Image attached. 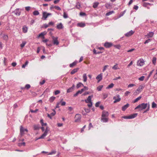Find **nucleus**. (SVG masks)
<instances>
[{
    "mask_svg": "<svg viewBox=\"0 0 157 157\" xmlns=\"http://www.w3.org/2000/svg\"><path fill=\"white\" fill-rule=\"evenodd\" d=\"M3 38L4 40L7 41L8 39V36L7 35L4 34L3 36Z\"/></svg>",
    "mask_w": 157,
    "mask_h": 157,
    "instance_id": "a878e982",
    "label": "nucleus"
},
{
    "mask_svg": "<svg viewBox=\"0 0 157 157\" xmlns=\"http://www.w3.org/2000/svg\"><path fill=\"white\" fill-rule=\"evenodd\" d=\"M28 61H26L25 63L23 64L22 66V68H25V67L28 65Z\"/></svg>",
    "mask_w": 157,
    "mask_h": 157,
    "instance_id": "37998d69",
    "label": "nucleus"
},
{
    "mask_svg": "<svg viewBox=\"0 0 157 157\" xmlns=\"http://www.w3.org/2000/svg\"><path fill=\"white\" fill-rule=\"evenodd\" d=\"M45 82V80H42V81L40 82V84L42 85L44 84V83Z\"/></svg>",
    "mask_w": 157,
    "mask_h": 157,
    "instance_id": "69168bd1",
    "label": "nucleus"
},
{
    "mask_svg": "<svg viewBox=\"0 0 157 157\" xmlns=\"http://www.w3.org/2000/svg\"><path fill=\"white\" fill-rule=\"evenodd\" d=\"M80 15L81 16H84L86 15V14L85 13L81 12L80 13Z\"/></svg>",
    "mask_w": 157,
    "mask_h": 157,
    "instance_id": "052dcab7",
    "label": "nucleus"
},
{
    "mask_svg": "<svg viewBox=\"0 0 157 157\" xmlns=\"http://www.w3.org/2000/svg\"><path fill=\"white\" fill-rule=\"evenodd\" d=\"M47 133H46V132H44V133L40 136L39 138V139H43L47 135Z\"/></svg>",
    "mask_w": 157,
    "mask_h": 157,
    "instance_id": "bb28decb",
    "label": "nucleus"
},
{
    "mask_svg": "<svg viewBox=\"0 0 157 157\" xmlns=\"http://www.w3.org/2000/svg\"><path fill=\"white\" fill-rule=\"evenodd\" d=\"M113 99L115 100L113 101V103H114L120 101L121 100V98H120V95L119 94H117L113 97Z\"/></svg>",
    "mask_w": 157,
    "mask_h": 157,
    "instance_id": "39448f33",
    "label": "nucleus"
},
{
    "mask_svg": "<svg viewBox=\"0 0 157 157\" xmlns=\"http://www.w3.org/2000/svg\"><path fill=\"white\" fill-rule=\"evenodd\" d=\"M143 88L144 87L142 86H140L137 90V91H139L140 92L142 91Z\"/></svg>",
    "mask_w": 157,
    "mask_h": 157,
    "instance_id": "c85d7f7f",
    "label": "nucleus"
},
{
    "mask_svg": "<svg viewBox=\"0 0 157 157\" xmlns=\"http://www.w3.org/2000/svg\"><path fill=\"white\" fill-rule=\"evenodd\" d=\"M75 7L78 9H79L81 7V5L80 3L79 2H78L76 3V5Z\"/></svg>",
    "mask_w": 157,
    "mask_h": 157,
    "instance_id": "e433bc0d",
    "label": "nucleus"
},
{
    "mask_svg": "<svg viewBox=\"0 0 157 157\" xmlns=\"http://www.w3.org/2000/svg\"><path fill=\"white\" fill-rule=\"evenodd\" d=\"M77 62H78L77 61H75L74 62L70 64V67H73L77 63Z\"/></svg>",
    "mask_w": 157,
    "mask_h": 157,
    "instance_id": "4be33fe9",
    "label": "nucleus"
},
{
    "mask_svg": "<svg viewBox=\"0 0 157 157\" xmlns=\"http://www.w3.org/2000/svg\"><path fill=\"white\" fill-rule=\"evenodd\" d=\"M81 86H84L83 84L81 82H79L76 85V87L77 88H78Z\"/></svg>",
    "mask_w": 157,
    "mask_h": 157,
    "instance_id": "72a5a7b5",
    "label": "nucleus"
},
{
    "mask_svg": "<svg viewBox=\"0 0 157 157\" xmlns=\"http://www.w3.org/2000/svg\"><path fill=\"white\" fill-rule=\"evenodd\" d=\"M151 41V39H149L147 40H146L144 43L145 44H147V43H149Z\"/></svg>",
    "mask_w": 157,
    "mask_h": 157,
    "instance_id": "e2e57ef3",
    "label": "nucleus"
},
{
    "mask_svg": "<svg viewBox=\"0 0 157 157\" xmlns=\"http://www.w3.org/2000/svg\"><path fill=\"white\" fill-rule=\"evenodd\" d=\"M83 82H86L87 80V77L86 76V73H84L83 75Z\"/></svg>",
    "mask_w": 157,
    "mask_h": 157,
    "instance_id": "5701e85b",
    "label": "nucleus"
},
{
    "mask_svg": "<svg viewBox=\"0 0 157 157\" xmlns=\"http://www.w3.org/2000/svg\"><path fill=\"white\" fill-rule=\"evenodd\" d=\"M134 86H135V85L133 84H129V85H128V87L129 88V87H132Z\"/></svg>",
    "mask_w": 157,
    "mask_h": 157,
    "instance_id": "0e129e2a",
    "label": "nucleus"
},
{
    "mask_svg": "<svg viewBox=\"0 0 157 157\" xmlns=\"http://www.w3.org/2000/svg\"><path fill=\"white\" fill-rule=\"evenodd\" d=\"M75 87V86L74 84L73 85L72 87L68 89L67 90V93H70L72 92L74 90V88Z\"/></svg>",
    "mask_w": 157,
    "mask_h": 157,
    "instance_id": "4468645a",
    "label": "nucleus"
},
{
    "mask_svg": "<svg viewBox=\"0 0 157 157\" xmlns=\"http://www.w3.org/2000/svg\"><path fill=\"white\" fill-rule=\"evenodd\" d=\"M28 131L27 129L25 128L22 126H21L20 127V135L19 136L21 137L25 134V132H27Z\"/></svg>",
    "mask_w": 157,
    "mask_h": 157,
    "instance_id": "f03ea898",
    "label": "nucleus"
},
{
    "mask_svg": "<svg viewBox=\"0 0 157 157\" xmlns=\"http://www.w3.org/2000/svg\"><path fill=\"white\" fill-rule=\"evenodd\" d=\"M34 129L35 130H38L40 128L39 125H34L33 126Z\"/></svg>",
    "mask_w": 157,
    "mask_h": 157,
    "instance_id": "2f4dec72",
    "label": "nucleus"
},
{
    "mask_svg": "<svg viewBox=\"0 0 157 157\" xmlns=\"http://www.w3.org/2000/svg\"><path fill=\"white\" fill-rule=\"evenodd\" d=\"M144 61L143 60H140L138 61L137 65L138 66H142L144 65Z\"/></svg>",
    "mask_w": 157,
    "mask_h": 157,
    "instance_id": "9b49d317",
    "label": "nucleus"
},
{
    "mask_svg": "<svg viewBox=\"0 0 157 157\" xmlns=\"http://www.w3.org/2000/svg\"><path fill=\"white\" fill-rule=\"evenodd\" d=\"M77 26L78 27L83 28L86 26V24L85 23L81 22L78 23Z\"/></svg>",
    "mask_w": 157,
    "mask_h": 157,
    "instance_id": "aec40b11",
    "label": "nucleus"
},
{
    "mask_svg": "<svg viewBox=\"0 0 157 157\" xmlns=\"http://www.w3.org/2000/svg\"><path fill=\"white\" fill-rule=\"evenodd\" d=\"M129 104L128 103L124 105L122 107V110L123 111H124L129 106Z\"/></svg>",
    "mask_w": 157,
    "mask_h": 157,
    "instance_id": "a211bd4d",
    "label": "nucleus"
},
{
    "mask_svg": "<svg viewBox=\"0 0 157 157\" xmlns=\"http://www.w3.org/2000/svg\"><path fill=\"white\" fill-rule=\"evenodd\" d=\"M33 14L35 16H36L39 14V13L38 11L35 10L33 12Z\"/></svg>",
    "mask_w": 157,
    "mask_h": 157,
    "instance_id": "f704fd0d",
    "label": "nucleus"
},
{
    "mask_svg": "<svg viewBox=\"0 0 157 157\" xmlns=\"http://www.w3.org/2000/svg\"><path fill=\"white\" fill-rule=\"evenodd\" d=\"M63 17L64 18H67L68 17L67 13L65 12H64L63 13Z\"/></svg>",
    "mask_w": 157,
    "mask_h": 157,
    "instance_id": "79ce46f5",
    "label": "nucleus"
},
{
    "mask_svg": "<svg viewBox=\"0 0 157 157\" xmlns=\"http://www.w3.org/2000/svg\"><path fill=\"white\" fill-rule=\"evenodd\" d=\"M63 99L61 100L59 102L61 103V105L62 106H64L65 105L66 103L65 101H62V100Z\"/></svg>",
    "mask_w": 157,
    "mask_h": 157,
    "instance_id": "de8ad7c7",
    "label": "nucleus"
},
{
    "mask_svg": "<svg viewBox=\"0 0 157 157\" xmlns=\"http://www.w3.org/2000/svg\"><path fill=\"white\" fill-rule=\"evenodd\" d=\"M142 98L141 96H140L136 98L135 100H134L133 101V103H135L137 101H138L139 100Z\"/></svg>",
    "mask_w": 157,
    "mask_h": 157,
    "instance_id": "cd10ccee",
    "label": "nucleus"
},
{
    "mask_svg": "<svg viewBox=\"0 0 157 157\" xmlns=\"http://www.w3.org/2000/svg\"><path fill=\"white\" fill-rule=\"evenodd\" d=\"M154 34V33L153 32H149L147 34L146 36L148 38L152 37Z\"/></svg>",
    "mask_w": 157,
    "mask_h": 157,
    "instance_id": "dca6fc26",
    "label": "nucleus"
},
{
    "mask_svg": "<svg viewBox=\"0 0 157 157\" xmlns=\"http://www.w3.org/2000/svg\"><path fill=\"white\" fill-rule=\"evenodd\" d=\"M112 69L114 70H117V69H119V68L118 67V64H116L114 65Z\"/></svg>",
    "mask_w": 157,
    "mask_h": 157,
    "instance_id": "c756f323",
    "label": "nucleus"
},
{
    "mask_svg": "<svg viewBox=\"0 0 157 157\" xmlns=\"http://www.w3.org/2000/svg\"><path fill=\"white\" fill-rule=\"evenodd\" d=\"M52 14L50 13H47L45 12H43V18H44V20H46L48 16L51 15Z\"/></svg>",
    "mask_w": 157,
    "mask_h": 157,
    "instance_id": "0eeeda50",
    "label": "nucleus"
},
{
    "mask_svg": "<svg viewBox=\"0 0 157 157\" xmlns=\"http://www.w3.org/2000/svg\"><path fill=\"white\" fill-rule=\"evenodd\" d=\"M101 120L103 122H106L108 121V118L107 117H102Z\"/></svg>",
    "mask_w": 157,
    "mask_h": 157,
    "instance_id": "393cba45",
    "label": "nucleus"
},
{
    "mask_svg": "<svg viewBox=\"0 0 157 157\" xmlns=\"http://www.w3.org/2000/svg\"><path fill=\"white\" fill-rule=\"evenodd\" d=\"M111 6V5L109 3H106L105 5V7L107 8H109Z\"/></svg>",
    "mask_w": 157,
    "mask_h": 157,
    "instance_id": "a18cd8bd",
    "label": "nucleus"
},
{
    "mask_svg": "<svg viewBox=\"0 0 157 157\" xmlns=\"http://www.w3.org/2000/svg\"><path fill=\"white\" fill-rule=\"evenodd\" d=\"M22 30L24 33H26L28 31V28L25 25H24L22 27Z\"/></svg>",
    "mask_w": 157,
    "mask_h": 157,
    "instance_id": "f3484780",
    "label": "nucleus"
},
{
    "mask_svg": "<svg viewBox=\"0 0 157 157\" xmlns=\"http://www.w3.org/2000/svg\"><path fill=\"white\" fill-rule=\"evenodd\" d=\"M53 112L51 113L50 114L52 117L54 116L56 114V112L54 109L53 110Z\"/></svg>",
    "mask_w": 157,
    "mask_h": 157,
    "instance_id": "8fccbe9b",
    "label": "nucleus"
},
{
    "mask_svg": "<svg viewBox=\"0 0 157 157\" xmlns=\"http://www.w3.org/2000/svg\"><path fill=\"white\" fill-rule=\"evenodd\" d=\"M109 67V66L108 65H106L104 67L102 70L103 72L105 71L106 70L107 68Z\"/></svg>",
    "mask_w": 157,
    "mask_h": 157,
    "instance_id": "5fc2aeb1",
    "label": "nucleus"
},
{
    "mask_svg": "<svg viewBox=\"0 0 157 157\" xmlns=\"http://www.w3.org/2000/svg\"><path fill=\"white\" fill-rule=\"evenodd\" d=\"M60 91L59 90H56L54 94L55 95H56L60 93Z\"/></svg>",
    "mask_w": 157,
    "mask_h": 157,
    "instance_id": "680f3d73",
    "label": "nucleus"
},
{
    "mask_svg": "<svg viewBox=\"0 0 157 157\" xmlns=\"http://www.w3.org/2000/svg\"><path fill=\"white\" fill-rule=\"evenodd\" d=\"M54 8L56 9V10H61V9L60 8V7H59V6H54Z\"/></svg>",
    "mask_w": 157,
    "mask_h": 157,
    "instance_id": "864d4df0",
    "label": "nucleus"
},
{
    "mask_svg": "<svg viewBox=\"0 0 157 157\" xmlns=\"http://www.w3.org/2000/svg\"><path fill=\"white\" fill-rule=\"evenodd\" d=\"M154 71V70H152L151 71H150V72L149 74V75H148V78H149L151 76V75L152 73H153V72Z\"/></svg>",
    "mask_w": 157,
    "mask_h": 157,
    "instance_id": "13d9d810",
    "label": "nucleus"
},
{
    "mask_svg": "<svg viewBox=\"0 0 157 157\" xmlns=\"http://www.w3.org/2000/svg\"><path fill=\"white\" fill-rule=\"evenodd\" d=\"M102 76L103 74L101 73L96 77V79L98 80V82H99L102 79Z\"/></svg>",
    "mask_w": 157,
    "mask_h": 157,
    "instance_id": "6e6552de",
    "label": "nucleus"
},
{
    "mask_svg": "<svg viewBox=\"0 0 157 157\" xmlns=\"http://www.w3.org/2000/svg\"><path fill=\"white\" fill-rule=\"evenodd\" d=\"M56 28L58 29H62L63 28V24L61 23H60L57 25Z\"/></svg>",
    "mask_w": 157,
    "mask_h": 157,
    "instance_id": "6ab92c4d",
    "label": "nucleus"
},
{
    "mask_svg": "<svg viewBox=\"0 0 157 157\" xmlns=\"http://www.w3.org/2000/svg\"><path fill=\"white\" fill-rule=\"evenodd\" d=\"M56 97L54 96H52L50 98L49 101L51 102H52L55 100Z\"/></svg>",
    "mask_w": 157,
    "mask_h": 157,
    "instance_id": "7c9ffc66",
    "label": "nucleus"
},
{
    "mask_svg": "<svg viewBox=\"0 0 157 157\" xmlns=\"http://www.w3.org/2000/svg\"><path fill=\"white\" fill-rule=\"evenodd\" d=\"M156 104L154 102H152V107L153 108H155L156 106Z\"/></svg>",
    "mask_w": 157,
    "mask_h": 157,
    "instance_id": "49530a36",
    "label": "nucleus"
},
{
    "mask_svg": "<svg viewBox=\"0 0 157 157\" xmlns=\"http://www.w3.org/2000/svg\"><path fill=\"white\" fill-rule=\"evenodd\" d=\"M38 109H36L35 110H33L31 109H30V111L32 113H36L37 111H38Z\"/></svg>",
    "mask_w": 157,
    "mask_h": 157,
    "instance_id": "6e6d98bb",
    "label": "nucleus"
},
{
    "mask_svg": "<svg viewBox=\"0 0 157 157\" xmlns=\"http://www.w3.org/2000/svg\"><path fill=\"white\" fill-rule=\"evenodd\" d=\"M140 92L139 91H137V90H136V91L133 94L136 95L139 94Z\"/></svg>",
    "mask_w": 157,
    "mask_h": 157,
    "instance_id": "338daca9",
    "label": "nucleus"
},
{
    "mask_svg": "<svg viewBox=\"0 0 157 157\" xmlns=\"http://www.w3.org/2000/svg\"><path fill=\"white\" fill-rule=\"evenodd\" d=\"M114 84L113 83H111L107 87H106V89H109L113 88L114 86Z\"/></svg>",
    "mask_w": 157,
    "mask_h": 157,
    "instance_id": "473e14b6",
    "label": "nucleus"
},
{
    "mask_svg": "<svg viewBox=\"0 0 157 157\" xmlns=\"http://www.w3.org/2000/svg\"><path fill=\"white\" fill-rule=\"evenodd\" d=\"M103 99H106L108 97V94L107 93H103Z\"/></svg>",
    "mask_w": 157,
    "mask_h": 157,
    "instance_id": "ea45409f",
    "label": "nucleus"
},
{
    "mask_svg": "<svg viewBox=\"0 0 157 157\" xmlns=\"http://www.w3.org/2000/svg\"><path fill=\"white\" fill-rule=\"evenodd\" d=\"M113 44L110 42H106L104 44V46L107 48H109L111 47Z\"/></svg>",
    "mask_w": 157,
    "mask_h": 157,
    "instance_id": "9d476101",
    "label": "nucleus"
},
{
    "mask_svg": "<svg viewBox=\"0 0 157 157\" xmlns=\"http://www.w3.org/2000/svg\"><path fill=\"white\" fill-rule=\"evenodd\" d=\"M144 78H145L144 76H142L141 77H140L139 78H138V79L140 81H143L144 80Z\"/></svg>",
    "mask_w": 157,
    "mask_h": 157,
    "instance_id": "3c124183",
    "label": "nucleus"
},
{
    "mask_svg": "<svg viewBox=\"0 0 157 157\" xmlns=\"http://www.w3.org/2000/svg\"><path fill=\"white\" fill-rule=\"evenodd\" d=\"M79 68H75L71 72V75L74 74L77 72Z\"/></svg>",
    "mask_w": 157,
    "mask_h": 157,
    "instance_id": "412c9836",
    "label": "nucleus"
},
{
    "mask_svg": "<svg viewBox=\"0 0 157 157\" xmlns=\"http://www.w3.org/2000/svg\"><path fill=\"white\" fill-rule=\"evenodd\" d=\"M134 33V31L131 30L129 31V32L126 33L125 34V35L126 36L128 37L132 35Z\"/></svg>",
    "mask_w": 157,
    "mask_h": 157,
    "instance_id": "ddd939ff",
    "label": "nucleus"
},
{
    "mask_svg": "<svg viewBox=\"0 0 157 157\" xmlns=\"http://www.w3.org/2000/svg\"><path fill=\"white\" fill-rule=\"evenodd\" d=\"M25 142L19 143L18 144V146L19 147H21L22 146H25Z\"/></svg>",
    "mask_w": 157,
    "mask_h": 157,
    "instance_id": "4c0bfd02",
    "label": "nucleus"
},
{
    "mask_svg": "<svg viewBox=\"0 0 157 157\" xmlns=\"http://www.w3.org/2000/svg\"><path fill=\"white\" fill-rule=\"evenodd\" d=\"M147 103H142L138 105L135 108V109H139L140 110H142L145 109L147 106Z\"/></svg>",
    "mask_w": 157,
    "mask_h": 157,
    "instance_id": "f257e3e1",
    "label": "nucleus"
},
{
    "mask_svg": "<svg viewBox=\"0 0 157 157\" xmlns=\"http://www.w3.org/2000/svg\"><path fill=\"white\" fill-rule=\"evenodd\" d=\"M52 38L54 45H58L59 44V42L58 40V37L52 36Z\"/></svg>",
    "mask_w": 157,
    "mask_h": 157,
    "instance_id": "20e7f679",
    "label": "nucleus"
},
{
    "mask_svg": "<svg viewBox=\"0 0 157 157\" xmlns=\"http://www.w3.org/2000/svg\"><path fill=\"white\" fill-rule=\"evenodd\" d=\"M156 59L155 57H153L152 59V63L154 65H155L156 63Z\"/></svg>",
    "mask_w": 157,
    "mask_h": 157,
    "instance_id": "a19ab883",
    "label": "nucleus"
},
{
    "mask_svg": "<svg viewBox=\"0 0 157 157\" xmlns=\"http://www.w3.org/2000/svg\"><path fill=\"white\" fill-rule=\"evenodd\" d=\"M103 87V85H100L97 88V90L98 91H100L101 90V89Z\"/></svg>",
    "mask_w": 157,
    "mask_h": 157,
    "instance_id": "c9c22d12",
    "label": "nucleus"
},
{
    "mask_svg": "<svg viewBox=\"0 0 157 157\" xmlns=\"http://www.w3.org/2000/svg\"><path fill=\"white\" fill-rule=\"evenodd\" d=\"M75 118V122H78L80 121L81 118V116L80 114H77L76 115Z\"/></svg>",
    "mask_w": 157,
    "mask_h": 157,
    "instance_id": "423d86ee",
    "label": "nucleus"
},
{
    "mask_svg": "<svg viewBox=\"0 0 157 157\" xmlns=\"http://www.w3.org/2000/svg\"><path fill=\"white\" fill-rule=\"evenodd\" d=\"M109 115V113L108 112L103 111L102 112L101 117H107Z\"/></svg>",
    "mask_w": 157,
    "mask_h": 157,
    "instance_id": "1a4fd4ad",
    "label": "nucleus"
},
{
    "mask_svg": "<svg viewBox=\"0 0 157 157\" xmlns=\"http://www.w3.org/2000/svg\"><path fill=\"white\" fill-rule=\"evenodd\" d=\"M148 5H150V3H149L144 2L143 4V6L145 7H146Z\"/></svg>",
    "mask_w": 157,
    "mask_h": 157,
    "instance_id": "bf43d9fd",
    "label": "nucleus"
},
{
    "mask_svg": "<svg viewBox=\"0 0 157 157\" xmlns=\"http://www.w3.org/2000/svg\"><path fill=\"white\" fill-rule=\"evenodd\" d=\"M99 4V3L98 2H96L94 3V5L93 6V7L94 8H96Z\"/></svg>",
    "mask_w": 157,
    "mask_h": 157,
    "instance_id": "c03bdc74",
    "label": "nucleus"
},
{
    "mask_svg": "<svg viewBox=\"0 0 157 157\" xmlns=\"http://www.w3.org/2000/svg\"><path fill=\"white\" fill-rule=\"evenodd\" d=\"M14 12L16 15L19 16L21 14V12L19 9H17L14 11Z\"/></svg>",
    "mask_w": 157,
    "mask_h": 157,
    "instance_id": "2eb2a0df",
    "label": "nucleus"
},
{
    "mask_svg": "<svg viewBox=\"0 0 157 157\" xmlns=\"http://www.w3.org/2000/svg\"><path fill=\"white\" fill-rule=\"evenodd\" d=\"M30 87V86L29 84H27L26 85L25 88H26L27 89H29Z\"/></svg>",
    "mask_w": 157,
    "mask_h": 157,
    "instance_id": "603ef678",
    "label": "nucleus"
},
{
    "mask_svg": "<svg viewBox=\"0 0 157 157\" xmlns=\"http://www.w3.org/2000/svg\"><path fill=\"white\" fill-rule=\"evenodd\" d=\"M114 13V11H112L106 13V15L107 16H109Z\"/></svg>",
    "mask_w": 157,
    "mask_h": 157,
    "instance_id": "58836bf2",
    "label": "nucleus"
},
{
    "mask_svg": "<svg viewBox=\"0 0 157 157\" xmlns=\"http://www.w3.org/2000/svg\"><path fill=\"white\" fill-rule=\"evenodd\" d=\"M25 42H23L21 44L20 46L21 48H23L25 46V45L26 44Z\"/></svg>",
    "mask_w": 157,
    "mask_h": 157,
    "instance_id": "4d7b16f0",
    "label": "nucleus"
},
{
    "mask_svg": "<svg viewBox=\"0 0 157 157\" xmlns=\"http://www.w3.org/2000/svg\"><path fill=\"white\" fill-rule=\"evenodd\" d=\"M84 109H85V111L87 113H88L90 112V109H89L85 108Z\"/></svg>",
    "mask_w": 157,
    "mask_h": 157,
    "instance_id": "774afa93",
    "label": "nucleus"
},
{
    "mask_svg": "<svg viewBox=\"0 0 157 157\" xmlns=\"http://www.w3.org/2000/svg\"><path fill=\"white\" fill-rule=\"evenodd\" d=\"M137 115V113H135L131 114L129 116H125L122 117V118L125 119H131L136 117Z\"/></svg>",
    "mask_w": 157,
    "mask_h": 157,
    "instance_id": "7ed1b4c3",
    "label": "nucleus"
},
{
    "mask_svg": "<svg viewBox=\"0 0 157 157\" xmlns=\"http://www.w3.org/2000/svg\"><path fill=\"white\" fill-rule=\"evenodd\" d=\"M31 8V7L29 6H26L25 7V9L26 11H29Z\"/></svg>",
    "mask_w": 157,
    "mask_h": 157,
    "instance_id": "09e8293b",
    "label": "nucleus"
},
{
    "mask_svg": "<svg viewBox=\"0 0 157 157\" xmlns=\"http://www.w3.org/2000/svg\"><path fill=\"white\" fill-rule=\"evenodd\" d=\"M46 34L47 32L46 31H44V32H42L39 35L38 37L42 36L44 37V36Z\"/></svg>",
    "mask_w": 157,
    "mask_h": 157,
    "instance_id": "b1692460",
    "label": "nucleus"
},
{
    "mask_svg": "<svg viewBox=\"0 0 157 157\" xmlns=\"http://www.w3.org/2000/svg\"><path fill=\"white\" fill-rule=\"evenodd\" d=\"M93 96H89L86 99H85L84 101L86 103H89L91 102V99L92 97Z\"/></svg>",
    "mask_w": 157,
    "mask_h": 157,
    "instance_id": "f8f14e48",
    "label": "nucleus"
}]
</instances>
